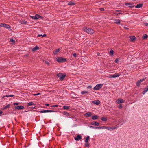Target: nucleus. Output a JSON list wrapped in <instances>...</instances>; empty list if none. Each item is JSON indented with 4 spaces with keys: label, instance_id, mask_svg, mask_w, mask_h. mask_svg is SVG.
Listing matches in <instances>:
<instances>
[{
    "label": "nucleus",
    "instance_id": "nucleus-1",
    "mask_svg": "<svg viewBox=\"0 0 148 148\" xmlns=\"http://www.w3.org/2000/svg\"><path fill=\"white\" fill-rule=\"evenodd\" d=\"M83 29L85 32L89 34H92L94 33L93 30L90 28H89L88 27H85Z\"/></svg>",
    "mask_w": 148,
    "mask_h": 148
},
{
    "label": "nucleus",
    "instance_id": "nucleus-2",
    "mask_svg": "<svg viewBox=\"0 0 148 148\" xmlns=\"http://www.w3.org/2000/svg\"><path fill=\"white\" fill-rule=\"evenodd\" d=\"M66 76V74L65 73H58L57 74V76L60 77V79L61 80H63Z\"/></svg>",
    "mask_w": 148,
    "mask_h": 148
},
{
    "label": "nucleus",
    "instance_id": "nucleus-3",
    "mask_svg": "<svg viewBox=\"0 0 148 148\" xmlns=\"http://www.w3.org/2000/svg\"><path fill=\"white\" fill-rule=\"evenodd\" d=\"M57 61L59 62H64L66 61V59L62 57H58L56 58Z\"/></svg>",
    "mask_w": 148,
    "mask_h": 148
},
{
    "label": "nucleus",
    "instance_id": "nucleus-4",
    "mask_svg": "<svg viewBox=\"0 0 148 148\" xmlns=\"http://www.w3.org/2000/svg\"><path fill=\"white\" fill-rule=\"evenodd\" d=\"M103 86V84H99L96 85L93 88V89L95 90H99Z\"/></svg>",
    "mask_w": 148,
    "mask_h": 148
},
{
    "label": "nucleus",
    "instance_id": "nucleus-5",
    "mask_svg": "<svg viewBox=\"0 0 148 148\" xmlns=\"http://www.w3.org/2000/svg\"><path fill=\"white\" fill-rule=\"evenodd\" d=\"M0 26L1 27H4L6 29H10L11 27L5 23L0 24Z\"/></svg>",
    "mask_w": 148,
    "mask_h": 148
},
{
    "label": "nucleus",
    "instance_id": "nucleus-6",
    "mask_svg": "<svg viewBox=\"0 0 148 148\" xmlns=\"http://www.w3.org/2000/svg\"><path fill=\"white\" fill-rule=\"evenodd\" d=\"M108 75V77L109 78H116L119 77L120 75L119 73H116L113 75Z\"/></svg>",
    "mask_w": 148,
    "mask_h": 148
},
{
    "label": "nucleus",
    "instance_id": "nucleus-7",
    "mask_svg": "<svg viewBox=\"0 0 148 148\" xmlns=\"http://www.w3.org/2000/svg\"><path fill=\"white\" fill-rule=\"evenodd\" d=\"M129 38L130 41L133 42L137 40V38L134 36H129Z\"/></svg>",
    "mask_w": 148,
    "mask_h": 148
},
{
    "label": "nucleus",
    "instance_id": "nucleus-8",
    "mask_svg": "<svg viewBox=\"0 0 148 148\" xmlns=\"http://www.w3.org/2000/svg\"><path fill=\"white\" fill-rule=\"evenodd\" d=\"M30 17L34 19H37L39 18H41L42 17L40 16V15L38 14H36L35 16H30Z\"/></svg>",
    "mask_w": 148,
    "mask_h": 148
},
{
    "label": "nucleus",
    "instance_id": "nucleus-9",
    "mask_svg": "<svg viewBox=\"0 0 148 148\" xmlns=\"http://www.w3.org/2000/svg\"><path fill=\"white\" fill-rule=\"evenodd\" d=\"M55 112V111L54 110H42L39 111V112L41 113H47V112Z\"/></svg>",
    "mask_w": 148,
    "mask_h": 148
},
{
    "label": "nucleus",
    "instance_id": "nucleus-10",
    "mask_svg": "<svg viewBox=\"0 0 148 148\" xmlns=\"http://www.w3.org/2000/svg\"><path fill=\"white\" fill-rule=\"evenodd\" d=\"M92 114V113L91 112L86 113L84 114V116L86 118H88L91 116Z\"/></svg>",
    "mask_w": 148,
    "mask_h": 148
},
{
    "label": "nucleus",
    "instance_id": "nucleus-11",
    "mask_svg": "<svg viewBox=\"0 0 148 148\" xmlns=\"http://www.w3.org/2000/svg\"><path fill=\"white\" fill-rule=\"evenodd\" d=\"M145 80L144 79H141L140 80L136 82V85L138 86L139 87L140 86V83L144 81Z\"/></svg>",
    "mask_w": 148,
    "mask_h": 148
},
{
    "label": "nucleus",
    "instance_id": "nucleus-12",
    "mask_svg": "<svg viewBox=\"0 0 148 148\" xmlns=\"http://www.w3.org/2000/svg\"><path fill=\"white\" fill-rule=\"evenodd\" d=\"M106 129L108 130H110L111 129V127H107L106 126L98 127V129Z\"/></svg>",
    "mask_w": 148,
    "mask_h": 148
},
{
    "label": "nucleus",
    "instance_id": "nucleus-13",
    "mask_svg": "<svg viewBox=\"0 0 148 148\" xmlns=\"http://www.w3.org/2000/svg\"><path fill=\"white\" fill-rule=\"evenodd\" d=\"M81 138L82 136L81 135H78L76 137H75L74 139L76 141H79L81 139Z\"/></svg>",
    "mask_w": 148,
    "mask_h": 148
},
{
    "label": "nucleus",
    "instance_id": "nucleus-14",
    "mask_svg": "<svg viewBox=\"0 0 148 148\" xmlns=\"http://www.w3.org/2000/svg\"><path fill=\"white\" fill-rule=\"evenodd\" d=\"M125 5L129 7L130 8H132L134 7V5L133 4H131L130 3H126Z\"/></svg>",
    "mask_w": 148,
    "mask_h": 148
},
{
    "label": "nucleus",
    "instance_id": "nucleus-15",
    "mask_svg": "<svg viewBox=\"0 0 148 148\" xmlns=\"http://www.w3.org/2000/svg\"><path fill=\"white\" fill-rule=\"evenodd\" d=\"M91 124L93 125L98 126L99 125V123L97 122L93 121L91 123Z\"/></svg>",
    "mask_w": 148,
    "mask_h": 148
},
{
    "label": "nucleus",
    "instance_id": "nucleus-16",
    "mask_svg": "<svg viewBox=\"0 0 148 148\" xmlns=\"http://www.w3.org/2000/svg\"><path fill=\"white\" fill-rule=\"evenodd\" d=\"M95 104L99 105L100 103V101L99 100H96L92 101H91Z\"/></svg>",
    "mask_w": 148,
    "mask_h": 148
},
{
    "label": "nucleus",
    "instance_id": "nucleus-17",
    "mask_svg": "<svg viewBox=\"0 0 148 148\" xmlns=\"http://www.w3.org/2000/svg\"><path fill=\"white\" fill-rule=\"evenodd\" d=\"M24 108V107L23 106H15V108L16 109H23Z\"/></svg>",
    "mask_w": 148,
    "mask_h": 148
},
{
    "label": "nucleus",
    "instance_id": "nucleus-18",
    "mask_svg": "<svg viewBox=\"0 0 148 148\" xmlns=\"http://www.w3.org/2000/svg\"><path fill=\"white\" fill-rule=\"evenodd\" d=\"M124 100L121 99H118L117 100L116 103L118 104H120L123 103Z\"/></svg>",
    "mask_w": 148,
    "mask_h": 148
},
{
    "label": "nucleus",
    "instance_id": "nucleus-19",
    "mask_svg": "<svg viewBox=\"0 0 148 148\" xmlns=\"http://www.w3.org/2000/svg\"><path fill=\"white\" fill-rule=\"evenodd\" d=\"M114 22L117 24H120V21L118 19H116L114 20Z\"/></svg>",
    "mask_w": 148,
    "mask_h": 148
},
{
    "label": "nucleus",
    "instance_id": "nucleus-20",
    "mask_svg": "<svg viewBox=\"0 0 148 148\" xmlns=\"http://www.w3.org/2000/svg\"><path fill=\"white\" fill-rule=\"evenodd\" d=\"M148 91V86L142 92L143 95L145 94Z\"/></svg>",
    "mask_w": 148,
    "mask_h": 148
},
{
    "label": "nucleus",
    "instance_id": "nucleus-21",
    "mask_svg": "<svg viewBox=\"0 0 148 148\" xmlns=\"http://www.w3.org/2000/svg\"><path fill=\"white\" fill-rule=\"evenodd\" d=\"M99 116L97 115L93 116L92 117V119L93 120H95L98 119Z\"/></svg>",
    "mask_w": 148,
    "mask_h": 148
},
{
    "label": "nucleus",
    "instance_id": "nucleus-22",
    "mask_svg": "<svg viewBox=\"0 0 148 148\" xmlns=\"http://www.w3.org/2000/svg\"><path fill=\"white\" fill-rule=\"evenodd\" d=\"M68 4L69 5L73 6L75 5V3L73 1H70L68 3Z\"/></svg>",
    "mask_w": 148,
    "mask_h": 148
},
{
    "label": "nucleus",
    "instance_id": "nucleus-23",
    "mask_svg": "<svg viewBox=\"0 0 148 148\" xmlns=\"http://www.w3.org/2000/svg\"><path fill=\"white\" fill-rule=\"evenodd\" d=\"M142 4H138L135 6V7L137 8H140L142 6Z\"/></svg>",
    "mask_w": 148,
    "mask_h": 148
},
{
    "label": "nucleus",
    "instance_id": "nucleus-24",
    "mask_svg": "<svg viewBox=\"0 0 148 148\" xmlns=\"http://www.w3.org/2000/svg\"><path fill=\"white\" fill-rule=\"evenodd\" d=\"M60 51V49H57L53 51V53L54 55L56 54L57 53Z\"/></svg>",
    "mask_w": 148,
    "mask_h": 148
},
{
    "label": "nucleus",
    "instance_id": "nucleus-25",
    "mask_svg": "<svg viewBox=\"0 0 148 148\" xmlns=\"http://www.w3.org/2000/svg\"><path fill=\"white\" fill-rule=\"evenodd\" d=\"M39 49V47H35L32 49V51L33 52H34L36 50H38Z\"/></svg>",
    "mask_w": 148,
    "mask_h": 148
},
{
    "label": "nucleus",
    "instance_id": "nucleus-26",
    "mask_svg": "<svg viewBox=\"0 0 148 148\" xmlns=\"http://www.w3.org/2000/svg\"><path fill=\"white\" fill-rule=\"evenodd\" d=\"M63 114L64 115L66 116H69L70 115V114L66 111H64L63 112Z\"/></svg>",
    "mask_w": 148,
    "mask_h": 148
},
{
    "label": "nucleus",
    "instance_id": "nucleus-27",
    "mask_svg": "<svg viewBox=\"0 0 148 148\" xmlns=\"http://www.w3.org/2000/svg\"><path fill=\"white\" fill-rule=\"evenodd\" d=\"M10 43L12 44H14L15 42L14 40L12 38L10 39Z\"/></svg>",
    "mask_w": 148,
    "mask_h": 148
},
{
    "label": "nucleus",
    "instance_id": "nucleus-28",
    "mask_svg": "<svg viewBox=\"0 0 148 148\" xmlns=\"http://www.w3.org/2000/svg\"><path fill=\"white\" fill-rule=\"evenodd\" d=\"M88 127L91 128L98 129V127L93 126H88Z\"/></svg>",
    "mask_w": 148,
    "mask_h": 148
},
{
    "label": "nucleus",
    "instance_id": "nucleus-29",
    "mask_svg": "<svg viewBox=\"0 0 148 148\" xmlns=\"http://www.w3.org/2000/svg\"><path fill=\"white\" fill-rule=\"evenodd\" d=\"M63 108L67 110L69 108V107L67 106H63Z\"/></svg>",
    "mask_w": 148,
    "mask_h": 148
},
{
    "label": "nucleus",
    "instance_id": "nucleus-30",
    "mask_svg": "<svg viewBox=\"0 0 148 148\" xmlns=\"http://www.w3.org/2000/svg\"><path fill=\"white\" fill-rule=\"evenodd\" d=\"M89 136H87L86 137V139H85V142H86V143H88V140L89 139Z\"/></svg>",
    "mask_w": 148,
    "mask_h": 148
},
{
    "label": "nucleus",
    "instance_id": "nucleus-31",
    "mask_svg": "<svg viewBox=\"0 0 148 148\" xmlns=\"http://www.w3.org/2000/svg\"><path fill=\"white\" fill-rule=\"evenodd\" d=\"M102 121H106L107 120V118L106 117H102L101 119Z\"/></svg>",
    "mask_w": 148,
    "mask_h": 148
},
{
    "label": "nucleus",
    "instance_id": "nucleus-32",
    "mask_svg": "<svg viewBox=\"0 0 148 148\" xmlns=\"http://www.w3.org/2000/svg\"><path fill=\"white\" fill-rule=\"evenodd\" d=\"M110 53L111 54L112 56H113L114 54V51L112 49H111L110 51Z\"/></svg>",
    "mask_w": 148,
    "mask_h": 148
},
{
    "label": "nucleus",
    "instance_id": "nucleus-33",
    "mask_svg": "<svg viewBox=\"0 0 148 148\" xmlns=\"http://www.w3.org/2000/svg\"><path fill=\"white\" fill-rule=\"evenodd\" d=\"M87 93H88V92L86 91H83L81 92V94H84Z\"/></svg>",
    "mask_w": 148,
    "mask_h": 148
},
{
    "label": "nucleus",
    "instance_id": "nucleus-34",
    "mask_svg": "<svg viewBox=\"0 0 148 148\" xmlns=\"http://www.w3.org/2000/svg\"><path fill=\"white\" fill-rule=\"evenodd\" d=\"M46 36V35L45 34H43V35H41V34H39L37 36L38 37H40L42 36V37H44Z\"/></svg>",
    "mask_w": 148,
    "mask_h": 148
},
{
    "label": "nucleus",
    "instance_id": "nucleus-35",
    "mask_svg": "<svg viewBox=\"0 0 148 148\" xmlns=\"http://www.w3.org/2000/svg\"><path fill=\"white\" fill-rule=\"evenodd\" d=\"M10 106V105L9 104L5 106L4 108L3 109H6L7 108H9Z\"/></svg>",
    "mask_w": 148,
    "mask_h": 148
},
{
    "label": "nucleus",
    "instance_id": "nucleus-36",
    "mask_svg": "<svg viewBox=\"0 0 148 148\" xmlns=\"http://www.w3.org/2000/svg\"><path fill=\"white\" fill-rule=\"evenodd\" d=\"M147 35L146 34H144L143 36V39H145L147 38Z\"/></svg>",
    "mask_w": 148,
    "mask_h": 148
},
{
    "label": "nucleus",
    "instance_id": "nucleus-37",
    "mask_svg": "<svg viewBox=\"0 0 148 148\" xmlns=\"http://www.w3.org/2000/svg\"><path fill=\"white\" fill-rule=\"evenodd\" d=\"M21 24H26L27 23V22L25 20L22 21L21 22Z\"/></svg>",
    "mask_w": 148,
    "mask_h": 148
},
{
    "label": "nucleus",
    "instance_id": "nucleus-38",
    "mask_svg": "<svg viewBox=\"0 0 148 148\" xmlns=\"http://www.w3.org/2000/svg\"><path fill=\"white\" fill-rule=\"evenodd\" d=\"M33 104H34V103L32 102H29L28 103V105L29 106H31V105H33Z\"/></svg>",
    "mask_w": 148,
    "mask_h": 148
},
{
    "label": "nucleus",
    "instance_id": "nucleus-39",
    "mask_svg": "<svg viewBox=\"0 0 148 148\" xmlns=\"http://www.w3.org/2000/svg\"><path fill=\"white\" fill-rule=\"evenodd\" d=\"M14 96V95H6V97H12Z\"/></svg>",
    "mask_w": 148,
    "mask_h": 148
},
{
    "label": "nucleus",
    "instance_id": "nucleus-40",
    "mask_svg": "<svg viewBox=\"0 0 148 148\" xmlns=\"http://www.w3.org/2000/svg\"><path fill=\"white\" fill-rule=\"evenodd\" d=\"M119 62V59L118 58L116 59L115 61V62L116 63H118Z\"/></svg>",
    "mask_w": 148,
    "mask_h": 148
},
{
    "label": "nucleus",
    "instance_id": "nucleus-41",
    "mask_svg": "<svg viewBox=\"0 0 148 148\" xmlns=\"http://www.w3.org/2000/svg\"><path fill=\"white\" fill-rule=\"evenodd\" d=\"M40 94V93H39L36 94H33V95L34 96H37L39 95Z\"/></svg>",
    "mask_w": 148,
    "mask_h": 148
},
{
    "label": "nucleus",
    "instance_id": "nucleus-42",
    "mask_svg": "<svg viewBox=\"0 0 148 148\" xmlns=\"http://www.w3.org/2000/svg\"><path fill=\"white\" fill-rule=\"evenodd\" d=\"M85 146L87 147H89V145L88 143L85 144Z\"/></svg>",
    "mask_w": 148,
    "mask_h": 148
},
{
    "label": "nucleus",
    "instance_id": "nucleus-43",
    "mask_svg": "<svg viewBox=\"0 0 148 148\" xmlns=\"http://www.w3.org/2000/svg\"><path fill=\"white\" fill-rule=\"evenodd\" d=\"M122 108V106L121 104L120 105L118 106V108L119 109L121 108Z\"/></svg>",
    "mask_w": 148,
    "mask_h": 148
},
{
    "label": "nucleus",
    "instance_id": "nucleus-44",
    "mask_svg": "<svg viewBox=\"0 0 148 148\" xmlns=\"http://www.w3.org/2000/svg\"><path fill=\"white\" fill-rule=\"evenodd\" d=\"M45 63L48 65H49L50 64L49 62L47 61H46L45 62Z\"/></svg>",
    "mask_w": 148,
    "mask_h": 148
},
{
    "label": "nucleus",
    "instance_id": "nucleus-45",
    "mask_svg": "<svg viewBox=\"0 0 148 148\" xmlns=\"http://www.w3.org/2000/svg\"><path fill=\"white\" fill-rule=\"evenodd\" d=\"M117 128V127H113V128L111 127V129H112V130H114L115 129H116Z\"/></svg>",
    "mask_w": 148,
    "mask_h": 148
},
{
    "label": "nucleus",
    "instance_id": "nucleus-46",
    "mask_svg": "<svg viewBox=\"0 0 148 148\" xmlns=\"http://www.w3.org/2000/svg\"><path fill=\"white\" fill-rule=\"evenodd\" d=\"M18 104V103L17 102L14 103V105H16Z\"/></svg>",
    "mask_w": 148,
    "mask_h": 148
},
{
    "label": "nucleus",
    "instance_id": "nucleus-47",
    "mask_svg": "<svg viewBox=\"0 0 148 148\" xmlns=\"http://www.w3.org/2000/svg\"><path fill=\"white\" fill-rule=\"evenodd\" d=\"M58 106V105H53L52 106L53 107H57Z\"/></svg>",
    "mask_w": 148,
    "mask_h": 148
},
{
    "label": "nucleus",
    "instance_id": "nucleus-48",
    "mask_svg": "<svg viewBox=\"0 0 148 148\" xmlns=\"http://www.w3.org/2000/svg\"><path fill=\"white\" fill-rule=\"evenodd\" d=\"M73 56H74L75 57H76L77 56L76 54V53H73Z\"/></svg>",
    "mask_w": 148,
    "mask_h": 148
},
{
    "label": "nucleus",
    "instance_id": "nucleus-49",
    "mask_svg": "<svg viewBox=\"0 0 148 148\" xmlns=\"http://www.w3.org/2000/svg\"><path fill=\"white\" fill-rule=\"evenodd\" d=\"M124 28L125 29H127V30H128L129 29L128 28H127V27H124Z\"/></svg>",
    "mask_w": 148,
    "mask_h": 148
},
{
    "label": "nucleus",
    "instance_id": "nucleus-50",
    "mask_svg": "<svg viewBox=\"0 0 148 148\" xmlns=\"http://www.w3.org/2000/svg\"><path fill=\"white\" fill-rule=\"evenodd\" d=\"M100 10L101 11H103L104 10V9L103 8H100Z\"/></svg>",
    "mask_w": 148,
    "mask_h": 148
},
{
    "label": "nucleus",
    "instance_id": "nucleus-51",
    "mask_svg": "<svg viewBox=\"0 0 148 148\" xmlns=\"http://www.w3.org/2000/svg\"><path fill=\"white\" fill-rule=\"evenodd\" d=\"M145 25L146 26H148V23H145Z\"/></svg>",
    "mask_w": 148,
    "mask_h": 148
},
{
    "label": "nucleus",
    "instance_id": "nucleus-52",
    "mask_svg": "<svg viewBox=\"0 0 148 148\" xmlns=\"http://www.w3.org/2000/svg\"><path fill=\"white\" fill-rule=\"evenodd\" d=\"M32 109H34L36 108L35 107H33L31 108Z\"/></svg>",
    "mask_w": 148,
    "mask_h": 148
},
{
    "label": "nucleus",
    "instance_id": "nucleus-53",
    "mask_svg": "<svg viewBox=\"0 0 148 148\" xmlns=\"http://www.w3.org/2000/svg\"><path fill=\"white\" fill-rule=\"evenodd\" d=\"M97 54L98 56H99L100 55V54L99 53H97Z\"/></svg>",
    "mask_w": 148,
    "mask_h": 148
},
{
    "label": "nucleus",
    "instance_id": "nucleus-54",
    "mask_svg": "<svg viewBox=\"0 0 148 148\" xmlns=\"http://www.w3.org/2000/svg\"><path fill=\"white\" fill-rule=\"evenodd\" d=\"M3 113V112L1 111V110H0V114H2Z\"/></svg>",
    "mask_w": 148,
    "mask_h": 148
},
{
    "label": "nucleus",
    "instance_id": "nucleus-55",
    "mask_svg": "<svg viewBox=\"0 0 148 148\" xmlns=\"http://www.w3.org/2000/svg\"><path fill=\"white\" fill-rule=\"evenodd\" d=\"M45 105L47 106H49V104H45Z\"/></svg>",
    "mask_w": 148,
    "mask_h": 148
},
{
    "label": "nucleus",
    "instance_id": "nucleus-56",
    "mask_svg": "<svg viewBox=\"0 0 148 148\" xmlns=\"http://www.w3.org/2000/svg\"><path fill=\"white\" fill-rule=\"evenodd\" d=\"M120 13H115V14H119Z\"/></svg>",
    "mask_w": 148,
    "mask_h": 148
},
{
    "label": "nucleus",
    "instance_id": "nucleus-57",
    "mask_svg": "<svg viewBox=\"0 0 148 148\" xmlns=\"http://www.w3.org/2000/svg\"><path fill=\"white\" fill-rule=\"evenodd\" d=\"M133 1H135L136 0H132Z\"/></svg>",
    "mask_w": 148,
    "mask_h": 148
},
{
    "label": "nucleus",
    "instance_id": "nucleus-58",
    "mask_svg": "<svg viewBox=\"0 0 148 148\" xmlns=\"http://www.w3.org/2000/svg\"><path fill=\"white\" fill-rule=\"evenodd\" d=\"M91 87L90 86H89V87Z\"/></svg>",
    "mask_w": 148,
    "mask_h": 148
},
{
    "label": "nucleus",
    "instance_id": "nucleus-59",
    "mask_svg": "<svg viewBox=\"0 0 148 148\" xmlns=\"http://www.w3.org/2000/svg\"><path fill=\"white\" fill-rule=\"evenodd\" d=\"M91 87L90 86H89V87Z\"/></svg>",
    "mask_w": 148,
    "mask_h": 148
},
{
    "label": "nucleus",
    "instance_id": "nucleus-60",
    "mask_svg": "<svg viewBox=\"0 0 148 148\" xmlns=\"http://www.w3.org/2000/svg\"><path fill=\"white\" fill-rule=\"evenodd\" d=\"M69 118H71V117H69Z\"/></svg>",
    "mask_w": 148,
    "mask_h": 148
}]
</instances>
